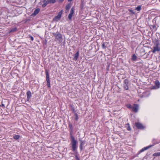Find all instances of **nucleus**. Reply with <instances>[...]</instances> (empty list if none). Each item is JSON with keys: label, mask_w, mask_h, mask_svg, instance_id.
Returning a JSON list of instances; mask_svg holds the SVG:
<instances>
[{"label": "nucleus", "mask_w": 160, "mask_h": 160, "mask_svg": "<svg viewBox=\"0 0 160 160\" xmlns=\"http://www.w3.org/2000/svg\"><path fill=\"white\" fill-rule=\"evenodd\" d=\"M71 138L72 150L73 152H76V150L77 148V144L78 143V142L75 139V138L72 135L71 136Z\"/></svg>", "instance_id": "obj_1"}, {"label": "nucleus", "mask_w": 160, "mask_h": 160, "mask_svg": "<svg viewBox=\"0 0 160 160\" xmlns=\"http://www.w3.org/2000/svg\"><path fill=\"white\" fill-rule=\"evenodd\" d=\"M160 51V45L159 42H156L153 46V49L152 51L153 53L156 52H159Z\"/></svg>", "instance_id": "obj_2"}, {"label": "nucleus", "mask_w": 160, "mask_h": 160, "mask_svg": "<svg viewBox=\"0 0 160 160\" xmlns=\"http://www.w3.org/2000/svg\"><path fill=\"white\" fill-rule=\"evenodd\" d=\"M53 35L55 37V41H58L59 42H61L62 40V35L61 34L58 33L56 34V33H53Z\"/></svg>", "instance_id": "obj_3"}, {"label": "nucleus", "mask_w": 160, "mask_h": 160, "mask_svg": "<svg viewBox=\"0 0 160 160\" xmlns=\"http://www.w3.org/2000/svg\"><path fill=\"white\" fill-rule=\"evenodd\" d=\"M46 73V79L47 83V85L48 87H50V80L49 79V76L48 72L47 70L45 71Z\"/></svg>", "instance_id": "obj_4"}, {"label": "nucleus", "mask_w": 160, "mask_h": 160, "mask_svg": "<svg viewBox=\"0 0 160 160\" xmlns=\"http://www.w3.org/2000/svg\"><path fill=\"white\" fill-rule=\"evenodd\" d=\"M62 12L61 11L58 14L57 16H56L53 19V20L55 21H58L61 18L62 14Z\"/></svg>", "instance_id": "obj_5"}, {"label": "nucleus", "mask_w": 160, "mask_h": 160, "mask_svg": "<svg viewBox=\"0 0 160 160\" xmlns=\"http://www.w3.org/2000/svg\"><path fill=\"white\" fill-rule=\"evenodd\" d=\"M129 81L127 79H125L124 81L123 87L126 90H128V84Z\"/></svg>", "instance_id": "obj_6"}, {"label": "nucleus", "mask_w": 160, "mask_h": 160, "mask_svg": "<svg viewBox=\"0 0 160 160\" xmlns=\"http://www.w3.org/2000/svg\"><path fill=\"white\" fill-rule=\"evenodd\" d=\"M135 125L137 128L139 129H143L145 128L142 124L140 122H136L135 123Z\"/></svg>", "instance_id": "obj_7"}, {"label": "nucleus", "mask_w": 160, "mask_h": 160, "mask_svg": "<svg viewBox=\"0 0 160 160\" xmlns=\"http://www.w3.org/2000/svg\"><path fill=\"white\" fill-rule=\"evenodd\" d=\"M139 106L138 104H134L132 106V110L135 112H137Z\"/></svg>", "instance_id": "obj_8"}, {"label": "nucleus", "mask_w": 160, "mask_h": 160, "mask_svg": "<svg viewBox=\"0 0 160 160\" xmlns=\"http://www.w3.org/2000/svg\"><path fill=\"white\" fill-rule=\"evenodd\" d=\"M74 14V11H71L70 13L69 14L68 16V18L69 20H71L72 19V17Z\"/></svg>", "instance_id": "obj_9"}, {"label": "nucleus", "mask_w": 160, "mask_h": 160, "mask_svg": "<svg viewBox=\"0 0 160 160\" xmlns=\"http://www.w3.org/2000/svg\"><path fill=\"white\" fill-rule=\"evenodd\" d=\"M27 97L28 101L32 96L31 93L30 91H28L27 92Z\"/></svg>", "instance_id": "obj_10"}, {"label": "nucleus", "mask_w": 160, "mask_h": 160, "mask_svg": "<svg viewBox=\"0 0 160 160\" xmlns=\"http://www.w3.org/2000/svg\"><path fill=\"white\" fill-rule=\"evenodd\" d=\"M39 11H34V12L32 13L30 16V18L34 17L39 12Z\"/></svg>", "instance_id": "obj_11"}, {"label": "nucleus", "mask_w": 160, "mask_h": 160, "mask_svg": "<svg viewBox=\"0 0 160 160\" xmlns=\"http://www.w3.org/2000/svg\"><path fill=\"white\" fill-rule=\"evenodd\" d=\"M152 146H153V145H150V146H149L148 147H145L143 148H142V149H141L140 152H142L143 151H145V150H147L149 148H150L152 147Z\"/></svg>", "instance_id": "obj_12"}, {"label": "nucleus", "mask_w": 160, "mask_h": 160, "mask_svg": "<svg viewBox=\"0 0 160 160\" xmlns=\"http://www.w3.org/2000/svg\"><path fill=\"white\" fill-rule=\"evenodd\" d=\"M85 143V142L84 141L81 140H80V147L81 150L82 149V147H83Z\"/></svg>", "instance_id": "obj_13"}, {"label": "nucleus", "mask_w": 160, "mask_h": 160, "mask_svg": "<svg viewBox=\"0 0 160 160\" xmlns=\"http://www.w3.org/2000/svg\"><path fill=\"white\" fill-rule=\"evenodd\" d=\"M79 52H77L75 54L74 57V60H77L79 56Z\"/></svg>", "instance_id": "obj_14"}, {"label": "nucleus", "mask_w": 160, "mask_h": 160, "mask_svg": "<svg viewBox=\"0 0 160 160\" xmlns=\"http://www.w3.org/2000/svg\"><path fill=\"white\" fill-rule=\"evenodd\" d=\"M72 6V4L71 3H69L67 4L66 6V10H68L70 9V7Z\"/></svg>", "instance_id": "obj_15"}, {"label": "nucleus", "mask_w": 160, "mask_h": 160, "mask_svg": "<svg viewBox=\"0 0 160 160\" xmlns=\"http://www.w3.org/2000/svg\"><path fill=\"white\" fill-rule=\"evenodd\" d=\"M58 0H48V2H49L50 4L54 3Z\"/></svg>", "instance_id": "obj_16"}, {"label": "nucleus", "mask_w": 160, "mask_h": 160, "mask_svg": "<svg viewBox=\"0 0 160 160\" xmlns=\"http://www.w3.org/2000/svg\"><path fill=\"white\" fill-rule=\"evenodd\" d=\"M153 156L155 157L160 156V152H158L157 153H154L153 154Z\"/></svg>", "instance_id": "obj_17"}, {"label": "nucleus", "mask_w": 160, "mask_h": 160, "mask_svg": "<svg viewBox=\"0 0 160 160\" xmlns=\"http://www.w3.org/2000/svg\"><path fill=\"white\" fill-rule=\"evenodd\" d=\"M155 84L156 85L157 87V88H159V82L158 81H155Z\"/></svg>", "instance_id": "obj_18"}, {"label": "nucleus", "mask_w": 160, "mask_h": 160, "mask_svg": "<svg viewBox=\"0 0 160 160\" xmlns=\"http://www.w3.org/2000/svg\"><path fill=\"white\" fill-rule=\"evenodd\" d=\"M137 57L135 54H134L133 55V56H132V59L133 61H136V60L137 59Z\"/></svg>", "instance_id": "obj_19"}, {"label": "nucleus", "mask_w": 160, "mask_h": 160, "mask_svg": "<svg viewBox=\"0 0 160 160\" xmlns=\"http://www.w3.org/2000/svg\"><path fill=\"white\" fill-rule=\"evenodd\" d=\"M20 138V136L19 135H16L13 136V138L16 139L17 140L19 139Z\"/></svg>", "instance_id": "obj_20"}, {"label": "nucleus", "mask_w": 160, "mask_h": 160, "mask_svg": "<svg viewBox=\"0 0 160 160\" xmlns=\"http://www.w3.org/2000/svg\"><path fill=\"white\" fill-rule=\"evenodd\" d=\"M141 9V6L139 5L138 6L135 8V10H140Z\"/></svg>", "instance_id": "obj_21"}, {"label": "nucleus", "mask_w": 160, "mask_h": 160, "mask_svg": "<svg viewBox=\"0 0 160 160\" xmlns=\"http://www.w3.org/2000/svg\"><path fill=\"white\" fill-rule=\"evenodd\" d=\"M43 2H45L46 4L48 5V4H50L49 2H48V0L47 1L44 0L43 1Z\"/></svg>", "instance_id": "obj_22"}, {"label": "nucleus", "mask_w": 160, "mask_h": 160, "mask_svg": "<svg viewBox=\"0 0 160 160\" xmlns=\"http://www.w3.org/2000/svg\"><path fill=\"white\" fill-rule=\"evenodd\" d=\"M127 108H132V107L131 105L130 104H128L127 105Z\"/></svg>", "instance_id": "obj_23"}, {"label": "nucleus", "mask_w": 160, "mask_h": 160, "mask_svg": "<svg viewBox=\"0 0 160 160\" xmlns=\"http://www.w3.org/2000/svg\"><path fill=\"white\" fill-rule=\"evenodd\" d=\"M102 47L103 48H106V46H105V44L104 43H103V44H102Z\"/></svg>", "instance_id": "obj_24"}, {"label": "nucleus", "mask_w": 160, "mask_h": 160, "mask_svg": "<svg viewBox=\"0 0 160 160\" xmlns=\"http://www.w3.org/2000/svg\"><path fill=\"white\" fill-rule=\"evenodd\" d=\"M47 4H46L45 2H43V4L42 5V7H45Z\"/></svg>", "instance_id": "obj_25"}, {"label": "nucleus", "mask_w": 160, "mask_h": 160, "mask_svg": "<svg viewBox=\"0 0 160 160\" xmlns=\"http://www.w3.org/2000/svg\"><path fill=\"white\" fill-rule=\"evenodd\" d=\"M75 155L76 158L77 159V160H80L79 158L78 157V156L76 154H75Z\"/></svg>", "instance_id": "obj_26"}, {"label": "nucleus", "mask_w": 160, "mask_h": 160, "mask_svg": "<svg viewBox=\"0 0 160 160\" xmlns=\"http://www.w3.org/2000/svg\"><path fill=\"white\" fill-rule=\"evenodd\" d=\"M30 38L32 41H33V38L32 36H30Z\"/></svg>", "instance_id": "obj_27"}, {"label": "nucleus", "mask_w": 160, "mask_h": 160, "mask_svg": "<svg viewBox=\"0 0 160 160\" xmlns=\"http://www.w3.org/2000/svg\"><path fill=\"white\" fill-rule=\"evenodd\" d=\"M64 0H59L58 1V2L59 3H61V2H62L64 1Z\"/></svg>", "instance_id": "obj_28"}, {"label": "nucleus", "mask_w": 160, "mask_h": 160, "mask_svg": "<svg viewBox=\"0 0 160 160\" xmlns=\"http://www.w3.org/2000/svg\"><path fill=\"white\" fill-rule=\"evenodd\" d=\"M127 129L128 130H131V128H130V127L129 126H128L127 127Z\"/></svg>", "instance_id": "obj_29"}, {"label": "nucleus", "mask_w": 160, "mask_h": 160, "mask_svg": "<svg viewBox=\"0 0 160 160\" xmlns=\"http://www.w3.org/2000/svg\"><path fill=\"white\" fill-rule=\"evenodd\" d=\"M16 29H17V28H14V29H13H13L12 30H11V32H13V31H15V30H16Z\"/></svg>", "instance_id": "obj_30"}, {"label": "nucleus", "mask_w": 160, "mask_h": 160, "mask_svg": "<svg viewBox=\"0 0 160 160\" xmlns=\"http://www.w3.org/2000/svg\"><path fill=\"white\" fill-rule=\"evenodd\" d=\"M75 9L74 8V7H72L71 10H74Z\"/></svg>", "instance_id": "obj_31"}, {"label": "nucleus", "mask_w": 160, "mask_h": 160, "mask_svg": "<svg viewBox=\"0 0 160 160\" xmlns=\"http://www.w3.org/2000/svg\"><path fill=\"white\" fill-rule=\"evenodd\" d=\"M2 106L3 107H5V105H4V104H3V103H2Z\"/></svg>", "instance_id": "obj_32"}, {"label": "nucleus", "mask_w": 160, "mask_h": 160, "mask_svg": "<svg viewBox=\"0 0 160 160\" xmlns=\"http://www.w3.org/2000/svg\"><path fill=\"white\" fill-rule=\"evenodd\" d=\"M10 2H14L15 1L14 0H10Z\"/></svg>", "instance_id": "obj_33"}, {"label": "nucleus", "mask_w": 160, "mask_h": 160, "mask_svg": "<svg viewBox=\"0 0 160 160\" xmlns=\"http://www.w3.org/2000/svg\"><path fill=\"white\" fill-rule=\"evenodd\" d=\"M152 27L153 28H155L156 27V26L154 25L152 26Z\"/></svg>", "instance_id": "obj_34"}, {"label": "nucleus", "mask_w": 160, "mask_h": 160, "mask_svg": "<svg viewBox=\"0 0 160 160\" xmlns=\"http://www.w3.org/2000/svg\"><path fill=\"white\" fill-rule=\"evenodd\" d=\"M72 0H68V2H71Z\"/></svg>", "instance_id": "obj_35"}, {"label": "nucleus", "mask_w": 160, "mask_h": 160, "mask_svg": "<svg viewBox=\"0 0 160 160\" xmlns=\"http://www.w3.org/2000/svg\"><path fill=\"white\" fill-rule=\"evenodd\" d=\"M35 10H40V9L38 8L36 9Z\"/></svg>", "instance_id": "obj_36"}]
</instances>
